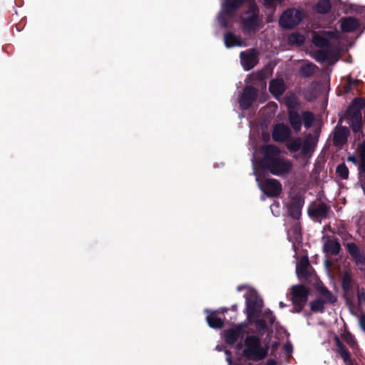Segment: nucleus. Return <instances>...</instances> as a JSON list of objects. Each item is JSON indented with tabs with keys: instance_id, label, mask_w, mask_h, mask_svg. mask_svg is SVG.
<instances>
[{
	"instance_id": "obj_1",
	"label": "nucleus",
	"mask_w": 365,
	"mask_h": 365,
	"mask_svg": "<svg viewBox=\"0 0 365 365\" xmlns=\"http://www.w3.org/2000/svg\"><path fill=\"white\" fill-rule=\"evenodd\" d=\"M262 156L259 160V166L277 176L289 174L293 168L292 162L280 155L279 148L273 144L262 145L260 148Z\"/></svg>"
},
{
	"instance_id": "obj_2",
	"label": "nucleus",
	"mask_w": 365,
	"mask_h": 365,
	"mask_svg": "<svg viewBox=\"0 0 365 365\" xmlns=\"http://www.w3.org/2000/svg\"><path fill=\"white\" fill-rule=\"evenodd\" d=\"M364 106L365 101L364 98H354L348 106L346 113L339 117L338 124H341L343 120L346 119L354 133H362L361 110Z\"/></svg>"
},
{
	"instance_id": "obj_3",
	"label": "nucleus",
	"mask_w": 365,
	"mask_h": 365,
	"mask_svg": "<svg viewBox=\"0 0 365 365\" xmlns=\"http://www.w3.org/2000/svg\"><path fill=\"white\" fill-rule=\"evenodd\" d=\"M245 348L242 351V356L247 360L259 361L268 356L269 346L262 345V340L258 335H248L245 338Z\"/></svg>"
},
{
	"instance_id": "obj_4",
	"label": "nucleus",
	"mask_w": 365,
	"mask_h": 365,
	"mask_svg": "<svg viewBox=\"0 0 365 365\" xmlns=\"http://www.w3.org/2000/svg\"><path fill=\"white\" fill-rule=\"evenodd\" d=\"M319 135V130H316L315 136L309 133L303 140L300 137L292 138L291 135L289 140L285 142V146L292 153H297L300 150L302 156H310L317 145Z\"/></svg>"
},
{
	"instance_id": "obj_5",
	"label": "nucleus",
	"mask_w": 365,
	"mask_h": 365,
	"mask_svg": "<svg viewBox=\"0 0 365 365\" xmlns=\"http://www.w3.org/2000/svg\"><path fill=\"white\" fill-rule=\"evenodd\" d=\"M247 0H223L220 11L217 15L220 26L225 29L232 28L230 21L235 17L238 10Z\"/></svg>"
},
{
	"instance_id": "obj_6",
	"label": "nucleus",
	"mask_w": 365,
	"mask_h": 365,
	"mask_svg": "<svg viewBox=\"0 0 365 365\" xmlns=\"http://www.w3.org/2000/svg\"><path fill=\"white\" fill-rule=\"evenodd\" d=\"M245 14V16L241 18V29L245 35H255L262 23L257 4L255 2L250 4Z\"/></svg>"
},
{
	"instance_id": "obj_7",
	"label": "nucleus",
	"mask_w": 365,
	"mask_h": 365,
	"mask_svg": "<svg viewBox=\"0 0 365 365\" xmlns=\"http://www.w3.org/2000/svg\"><path fill=\"white\" fill-rule=\"evenodd\" d=\"M309 294V290L304 285L297 284L292 287L291 300L295 312L300 313L304 309Z\"/></svg>"
},
{
	"instance_id": "obj_8",
	"label": "nucleus",
	"mask_w": 365,
	"mask_h": 365,
	"mask_svg": "<svg viewBox=\"0 0 365 365\" xmlns=\"http://www.w3.org/2000/svg\"><path fill=\"white\" fill-rule=\"evenodd\" d=\"M304 17L303 12L296 9H288L283 12L279 20V25L284 29L297 26Z\"/></svg>"
},
{
	"instance_id": "obj_9",
	"label": "nucleus",
	"mask_w": 365,
	"mask_h": 365,
	"mask_svg": "<svg viewBox=\"0 0 365 365\" xmlns=\"http://www.w3.org/2000/svg\"><path fill=\"white\" fill-rule=\"evenodd\" d=\"M259 51L255 48H250L240 53V63L245 71L252 69L259 63Z\"/></svg>"
},
{
	"instance_id": "obj_10",
	"label": "nucleus",
	"mask_w": 365,
	"mask_h": 365,
	"mask_svg": "<svg viewBox=\"0 0 365 365\" xmlns=\"http://www.w3.org/2000/svg\"><path fill=\"white\" fill-rule=\"evenodd\" d=\"M261 190L268 197H278L282 190L280 182L274 178H267L259 182Z\"/></svg>"
},
{
	"instance_id": "obj_11",
	"label": "nucleus",
	"mask_w": 365,
	"mask_h": 365,
	"mask_svg": "<svg viewBox=\"0 0 365 365\" xmlns=\"http://www.w3.org/2000/svg\"><path fill=\"white\" fill-rule=\"evenodd\" d=\"M263 302L256 294H250L246 299L247 315L249 319L257 318L262 312Z\"/></svg>"
},
{
	"instance_id": "obj_12",
	"label": "nucleus",
	"mask_w": 365,
	"mask_h": 365,
	"mask_svg": "<svg viewBox=\"0 0 365 365\" xmlns=\"http://www.w3.org/2000/svg\"><path fill=\"white\" fill-rule=\"evenodd\" d=\"M331 212V207L325 202H320L316 204L315 202L308 208V215L314 220L318 221L322 219H327L329 217V214Z\"/></svg>"
},
{
	"instance_id": "obj_13",
	"label": "nucleus",
	"mask_w": 365,
	"mask_h": 365,
	"mask_svg": "<svg viewBox=\"0 0 365 365\" xmlns=\"http://www.w3.org/2000/svg\"><path fill=\"white\" fill-rule=\"evenodd\" d=\"M245 327L244 324H240L224 330L222 334L225 343L228 345H233L239 339H243L245 333Z\"/></svg>"
},
{
	"instance_id": "obj_14",
	"label": "nucleus",
	"mask_w": 365,
	"mask_h": 365,
	"mask_svg": "<svg viewBox=\"0 0 365 365\" xmlns=\"http://www.w3.org/2000/svg\"><path fill=\"white\" fill-rule=\"evenodd\" d=\"M292 135L290 128L283 123L274 125L272 131V138L274 142L285 143Z\"/></svg>"
},
{
	"instance_id": "obj_15",
	"label": "nucleus",
	"mask_w": 365,
	"mask_h": 365,
	"mask_svg": "<svg viewBox=\"0 0 365 365\" xmlns=\"http://www.w3.org/2000/svg\"><path fill=\"white\" fill-rule=\"evenodd\" d=\"M304 204V199L299 195L291 198L290 203L287 206L288 215L294 220H299L302 215V210Z\"/></svg>"
},
{
	"instance_id": "obj_16",
	"label": "nucleus",
	"mask_w": 365,
	"mask_h": 365,
	"mask_svg": "<svg viewBox=\"0 0 365 365\" xmlns=\"http://www.w3.org/2000/svg\"><path fill=\"white\" fill-rule=\"evenodd\" d=\"M345 247L357 266L365 265V253L361 252L360 247L355 242H348L345 244Z\"/></svg>"
},
{
	"instance_id": "obj_17",
	"label": "nucleus",
	"mask_w": 365,
	"mask_h": 365,
	"mask_svg": "<svg viewBox=\"0 0 365 365\" xmlns=\"http://www.w3.org/2000/svg\"><path fill=\"white\" fill-rule=\"evenodd\" d=\"M350 134L349 129L346 126H339L335 128L333 135V143L335 146H342L347 142Z\"/></svg>"
},
{
	"instance_id": "obj_18",
	"label": "nucleus",
	"mask_w": 365,
	"mask_h": 365,
	"mask_svg": "<svg viewBox=\"0 0 365 365\" xmlns=\"http://www.w3.org/2000/svg\"><path fill=\"white\" fill-rule=\"evenodd\" d=\"M312 267L307 257H302L297 266L296 272L300 279L308 280L312 275Z\"/></svg>"
},
{
	"instance_id": "obj_19",
	"label": "nucleus",
	"mask_w": 365,
	"mask_h": 365,
	"mask_svg": "<svg viewBox=\"0 0 365 365\" xmlns=\"http://www.w3.org/2000/svg\"><path fill=\"white\" fill-rule=\"evenodd\" d=\"M341 250V245L339 240L335 237L328 238L323 245L324 252L332 256L338 255Z\"/></svg>"
},
{
	"instance_id": "obj_20",
	"label": "nucleus",
	"mask_w": 365,
	"mask_h": 365,
	"mask_svg": "<svg viewBox=\"0 0 365 365\" xmlns=\"http://www.w3.org/2000/svg\"><path fill=\"white\" fill-rule=\"evenodd\" d=\"M224 43L227 48L235 46H246L244 41L240 36H237L231 31L226 32L224 34Z\"/></svg>"
},
{
	"instance_id": "obj_21",
	"label": "nucleus",
	"mask_w": 365,
	"mask_h": 365,
	"mask_svg": "<svg viewBox=\"0 0 365 365\" xmlns=\"http://www.w3.org/2000/svg\"><path fill=\"white\" fill-rule=\"evenodd\" d=\"M258 93H241L239 104L242 110L250 108L257 98Z\"/></svg>"
},
{
	"instance_id": "obj_22",
	"label": "nucleus",
	"mask_w": 365,
	"mask_h": 365,
	"mask_svg": "<svg viewBox=\"0 0 365 365\" xmlns=\"http://www.w3.org/2000/svg\"><path fill=\"white\" fill-rule=\"evenodd\" d=\"M205 312L208 313L206 317V322L210 327L220 329L224 327V320L217 316L216 312H212L208 309H205Z\"/></svg>"
},
{
	"instance_id": "obj_23",
	"label": "nucleus",
	"mask_w": 365,
	"mask_h": 365,
	"mask_svg": "<svg viewBox=\"0 0 365 365\" xmlns=\"http://www.w3.org/2000/svg\"><path fill=\"white\" fill-rule=\"evenodd\" d=\"M364 83L361 80L347 76L344 79V91H361Z\"/></svg>"
},
{
	"instance_id": "obj_24",
	"label": "nucleus",
	"mask_w": 365,
	"mask_h": 365,
	"mask_svg": "<svg viewBox=\"0 0 365 365\" xmlns=\"http://www.w3.org/2000/svg\"><path fill=\"white\" fill-rule=\"evenodd\" d=\"M310 91H329L330 80L327 76H323L318 81H315L311 84Z\"/></svg>"
},
{
	"instance_id": "obj_25",
	"label": "nucleus",
	"mask_w": 365,
	"mask_h": 365,
	"mask_svg": "<svg viewBox=\"0 0 365 365\" xmlns=\"http://www.w3.org/2000/svg\"><path fill=\"white\" fill-rule=\"evenodd\" d=\"M288 120L292 129L298 133L302 129V118L301 115L295 110H289Z\"/></svg>"
},
{
	"instance_id": "obj_26",
	"label": "nucleus",
	"mask_w": 365,
	"mask_h": 365,
	"mask_svg": "<svg viewBox=\"0 0 365 365\" xmlns=\"http://www.w3.org/2000/svg\"><path fill=\"white\" fill-rule=\"evenodd\" d=\"M335 343L336 346V351L340 355L345 364L351 361L349 351L346 348L338 336H335Z\"/></svg>"
},
{
	"instance_id": "obj_27",
	"label": "nucleus",
	"mask_w": 365,
	"mask_h": 365,
	"mask_svg": "<svg viewBox=\"0 0 365 365\" xmlns=\"http://www.w3.org/2000/svg\"><path fill=\"white\" fill-rule=\"evenodd\" d=\"M359 26L358 21L352 17L345 18L341 23V29L344 32H352Z\"/></svg>"
},
{
	"instance_id": "obj_28",
	"label": "nucleus",
	"mask_w": 365,
	"mask_h": 365,
	"mask_svg": "<svg viewBox=\"0 0 365 365\" xmlns=\"http://www.w3.org/2000/svg\"><path fill=\"white\" fill-rule=\"evenodd\" d=\"M342 291L343 297L345 299L346 304L349 307V308L356 309L354 288L345 289Z\"/></svg>"
},
{
	"instance_id": "obj_29",
	"label": "nucleus",
	"mask_w": 365,
	"mask_h": 365,
	"mask_svg": "<svg viewBox=\"0 0 365 365\" xmlns=\"http://www.w3.org/2000/svg\"><path fill=\"white\" fill-rule=\"evenodd\" d=\"M312 42L316 46L320 48L327 47L329 45V41L324 34L321 35L316 32L313 34Z\"/></svg>"
},
{
	"instance_id": "obj_30",
	"label": "nucleus",
	"mask_w": 365,
	"mask_h": 365,
	"mask_svg": "<svg viewBox=\"0 0 365 365\" xmlns=\"http://www.w3.org/2000/svg\"><path fill=\"white\" fill-rule=\"evenodd\" d=\"M355 286V282L351 274L345 272L341 276V289L342 290L353 289Z\"/></svg>"
},
{
	"instance_id": "obj_31",
	"label": "nucleus",
	"mask_w": 365,
	"mask_h": 365,
	"mask_svg": "<svg viewBox=\"0 0 365 365\" xmlns=\"http://www.w3.org/2000/svg\"><path fill=\"white\" fill-rule=\"evenodd\" d=\"M331 8L329 0H319L315 7V10L317 13L321 14H328Z\"/></svg>"
},
{
	"instance_id": "obj_32",
	"label": "nucleus",
	"mask_w": 365,
	"mask_h": 365,
	"mask_svg": "<svg viewBox=\"0 0 365 365\" xmlns=\"http://www.w3.org/2000/svg\"><path fill=\"white\" fill-rule=\"evenodd\" d=\"M269 91H285V84L282 78L272 79L269 83Z\"/></svg>"
},
{
	"instance_id": "obj_33",
	"label": "nucleus",
	"mask_w": 365,
	"mask_h": 365,
	"mask_svg": "<svg viewBox=\"0 0 365 365\" xmlns=\"http://www.w3.org/2000/svg\"><path fill=\"white\" fill-rule=\"evenodd\" d=\"M320 293L324 298L322 300L325 302V304H334L336 302V297L327 287H322Z\"/></svg>"
},
{
	"instance_id": "obj_34",
	"label": "nucleus",
	"mask_w": 365,
	"mask_h": 365,
	"mask_svg": "<svg viewBox=\"0 0 365 365\" xmlns=\"http://www.w3.org/2000/svg\"><path fill=\"white\" fill-rule=\"evenodd\" d=\"M316 66L312 63L304 64L299 69V74L304 77L312 76L315 70Z\"/></svg>"
},
{
	"instance_id": "obj_35",
	"label": "nucleus",
	"mask_w": 365,
	"mask_h": 365,
	"mask_svg": "<svg viewBox=\"0 0 365 365\" xmlns=\"http://www.w3.org/2000/svg\"><path fill=\"white\" fill-rule=\"evenodd\" d=\"M324 304L325 302L322 299H316L310 302V309L313 312L323 313L325 309Z\"/></svg>"
},
{
	"instance_id": "obj_36",
	"label": "nucleus",
	"mask_w": 365,
	"mask_h": 365,
	"mask_svg": "<svg viewBox=\"0 0 365 365\" xmlns=\"http://www.w3.org/2000/svg\"><path fill=\"white\" fill-rule=\"evenodd\" d=\"M290 94L285 97V104L289 110H294L299 106V102L294 93H289Z\"/></svg>"
},
{
	"instance_id": "obj_37",
	"label": "nucleus",
	"mask_w": 365,
	"mask_h": 365,
	"mask_svg": "<svg viewBox=\"0 0 365 365\" xmlns=\"http://www.w3.org/2000/svg\"><path fill=\"white\" fill-rule=\"evenodd\" d=\"M302 123L303 122L307 129L310 128L314 120V114L310 111H304L302 113Z\"/></svg>"
},
{
	"instance_id": "obj_38",
	"label": "nucleus",
	"mask_w": 365,
	"mask_h": 365,
	"mask_svg": "<svg viewBox=\"0 0 365 365\" xmlns=\"http://www.w3.org/2000/svg\"><path fill=\"white\" fill-rule=\"evenodd\" d=\"M289 41L292 44H294L297 46L302 45L305 41V38L304 35L301 34L299 32L292 33L289 36Z\"/></svg>"
},
{
	"instance_id": "obj_39",
	"label": "nucleus",
	"mask_w": 365,
	"mask_h": 365,
	"mask_svg": "<svg viewBox=\"0 0 365 365\" xmlns=\"http://www.w3.org/2000/svg\"><path fill=\"white\" fill-rule=\"evenodd\" d=\"M336 173L343 180L349 178V169L344 163H341L337 165Z\"/></svg>"
},
{
	"instance_id": "obj_40",
	"label": "nucleus",
	"mask_w": 365,
	"mask_h": 365,
	"mask_svg": "<svg viewBox=\"0 0 365 365\" xmlns=\"http://www.w3.org/2000/svg\"><path fill=\"white\" fill-rule=\"evenodd\" d=\"M255 324L257 332L261 336L263 335L264 331L269 329L266 321L263 319L255 320Z\"/></svg>"
},
{
	"instance_id": "obj_41",
	"label": "nucleus",
	"mask_w": 365,
	"mask_h": 365,
	"mask_svg": "<svg viewBox=\"0 0 365 365\" xmlns=\"http://www.w3.org/2000/svg\"><path fill=\"white\" fill-rule=\"evenodd\" d=\"M330 52L328 50L320 49L315 53V59L318 62H325L329 58Z\"/></svg>"
},
{
	"instance_id": "obj_42",
	"label": "nucleus",
	"mask_w": 365,
	"mask_h": 365,
	"mask_svg": "<svg viewBox=\"0 0 365 365\" xmlns=\"http://www.w3.org/2000/svg\"><path fill=\"white\" fill-rule=\"evenodd\" d=\"M253 78L254 80L255 81H259V83L263 86V88H266V82H265V78H266V73L264 70H259L258 71H257L255 73L253 74Z\"/></svg>"
},
{
	"instance_id": "obj_43",
	"label": "nucleus",
	"mask_w": 365,
	"mask_h": 365,
	"mask_svg": "<svg viewBox=\"0 0 365 365\" xmlns=\"http://www.w3.org/2000/svg\"><path fill=\"white\" fill-rule=\"evenodd\" d=\"M359 171L365 175V143L363 144L360 151V163L359 165Z\"/></svg>"
},
{
	"instance_id": "obj_44",
	"label": "nucleus",
	"mask_w": 365,
	"mask_h": 365,
	"mask_svg": "<svg viewBox=\"0 0 365 365\" xmlns=\"http://www.w3.org/2000/svg\"><path fill=\"white\" fill-rule=\"evenodd\" d=\"M357 303L356 304V309L360 307L363 303L365 302V291L364 289H360L359 287H357Z\"/></svg>"
},
{
	"instance_id": "obj_45",
	"label": "nucleus",
	"mask_w": 365,
	"mask_h": 365,
	"mask_svg": "<svg viewBox=\"0 0 365 365\" xmlns=\"http://www.w3.org/2000/svg\"><path fill=\"white\" fill-rule=\"evenodd\" d=\"M264 317L269 321L270 325H272L274 323L276 318L272 311L268 310L267 312H265Z\"/></svg>"
},
{
	"instance_id": "obj_46",
	"label": "nucleus",
	"mask_w": 365,
	"mask_h": 365,
	"mask_svg": "<svg viewBox=\"0 0 365 365\" xmlns=\"http://www.w3.org/2000/svg\"><path fill=\"white\" fill-rule=\"evenodd\" d=\"M344 338H345V340L347 342V344L349 345H350L351 346H354V345L356 344V342L355 341V339H354V336L351 335L350 333H347L345 335Z\"/></svg>"
},
{
	"instance_id": "obj_47",
	"label": "nucleus",
	"mask_w": 365,
	"mask_h": 365,
	"mask_svg": "<svg viewBox=\"0 0 365 365\" xmlns=\"http://www.w3.org/2000/svg\"><path fill=\"white\" fill-rule=\"evenodd\" d=\"M283 349L285 352V354H291L292 353V351H293V346H292V344L289 342V341H287L283 346Z\"/></svg>"
},
{
	"instance_id": "obj_48",
	"label": "nucleus",
	"mask_w": 365,
	"mask_h": 365,
	"mask_svg": "<svg viewBox=\"0 0 365 365\" xmlns=\"http://www.w3.org/2000/svg\"><path fill=\"white\" fill-rule=\"evenodd\" d=\"M325 36L329 37V38H338V33L336 31H326L324 32Z\"/></svg>"
},
{
	"instance_id": "obj_49",
	"label": "nucleus",
	"mask_w": 365,
	"mask_h": 365,
	"mask_svg": "<svg viewBox=\"0 0 365 365\" xmlns=\"http://www.w3.org/2000/svg\"><path fill=\"white\" fill-rule=\"evenodd\" d=\"M242 91H253V92H255V91H259L257 88H255L254 86H250V87H248V86H246L245 88L242 89Z\"/></svg>"
},
{
	"instance_id": "obj_50",
	"label": "nucleus",
	"mask_w": 365,
	"mask_h": 365,
	"mask_svg": "<svg viewBox=\"0 0 365 365\" xmlns=\"http://www.w3.org/2000/svg\"><path fill=\"white\" fill-rule=\"evenodd\" d=\"M360 325L364 331H365V315L362 316L359 319Z\"/></svg>"
},
{
	"instance_id": "obj_51",
	"label": "nucleus",
	"mask_w": 365,
	"mask_h": 365,
	"mask_svg": "<svg viewBox=\"0 0 365 365\" xmlns=\"http://www.w3.org/2000/svg\"><path fill=\"white\" fill-rule=\"evenodd\" d=\"M263 1L264 2V4L270 6L275 1L282 2L283 0H263Z\"/></svg>"
},
{
	"instance_id": "obj_52",
	"label": "nucleus",
	"mask_w": 365,
	"mask_h": 365,
	"mask_svg": "<svg viewBox=\"0 0 365 365\" xmlns=\"http://www.w3.org/2000/svg\"><path fill=\"white\" fill-rule=\"evenodd\" d=\"M278 346H279V343L277 341L274 342L272 344V347H271L272 354H273V352L277 351Z\"/></svg>"
},
{
	"instance_id": "obj_53",
	"label": "nucleus",
	"mask_w": 365,
	"mask_h": 365,
	"mask_svg": "<svg viewBox=\"0 0 365 365\" xmlns=\"http://www.w3.org/2000/svg\"><path fill=\"white\" fill-rule=\"evenodd\" d=\"M276 364H277V363H276L275 360L270 359L267 360L265 365H276Z\"/></svg>"
},
{
	"instance_id": "obj_54",
	"label": "nucleus",
	"mask_w": 365,
	"mask_h": 365,
	"mask_svg": "<svg viewBox=\"0 0 365 365\" xmlns=\"http://www.w3.org/2000/svg\"><path fill=\"white\" fill-rule=\"evenodd\" d=\"M243 346H245L244 344H242V342H239L236 344L235 349L237 350H240L242 349Z\"/></svg>"
},
{
	"instance_id": "obj_55",
	"label": "nucleus",
	"mask_w": 365,
	"mask_h": 365,
	"mask_svg": "<svg viewBox=\"0 0 365 365\" xmlns=\"http://www.w3.org/2000/svg\"><path fill=\"white\" fill-rule=\"evenodd\" d=\"M273 96L276 98V99H278L284 93H279V92H277V93H271Z\"/></svg>"
},
{
	"instance_id": "obj_56",
	"label": "nucleus",
	"mask_w": 365,
	"mask_h": 365,
	"mask_svg": "<svg viewBox=\"0 0 365 365\" xmlns=\"http://www.w3.org/2000/svg\"><path fill=\"white\" fill-rule=\"evenodd\" d=\"M348 160L349 161H351V162L354 163L356 162V160L354 156L349 157Z\"/></svg>"
},
{
	"instance_id": "obj_57",
	"label": "nucleus",
	"mask_w": 365,
	"mask_h": 365,
	"mask_svg": "<svg viewBox=\"0 0 365 365\" xmlns=\"http://www.w3.org/2000/svg\"><path fill=\"white\" fill-rule=\"evenodd\" d=\"M279 307H280L281 308H283V307H286V304H284L282 302H279Z\"/></svg>"
},
{
	"instance_id": "obj_58",
	"label": "nucleus",
	"mask_w": 365,
	"mask_h": 365,
	"mask_svg": "<svg viewBox=\"0 0 365 365\" xmlns=\"http://www.w3.org/2000/svg\"><path fill=\"white\" fill-rule=\"evenodd\" d=\"M232 310H236L237 309V305H233L232 307Z\"/></svg>"
},
{
	"instance_id": "obj_59",
	"label": "nucleus",
	"mask_w": 365,
	"mask_h": 365,
	"mask_svg": "<svg viewBox=\"0 0 365 365\" xmlns=\"http://www.w3.org/2000/svg\"><path fill=\"white\" fill-rule=\"evenodd\" d=\"M227 361L229 362V364H232V360L230 358H227Z\"/></svg>"
}]
</instances>
